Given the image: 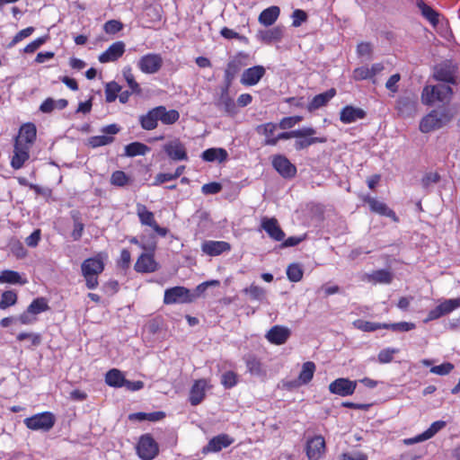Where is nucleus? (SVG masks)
Segmentation results:
<instances>
[{
	"instance_id": "nucleus-24",
	"label": "nucleus",
	"mask_w": 460,
	"mask_h": 460,
	"mask_svg": "<svg viewBox=\"0 0 460 460\" xmlns=\"http://www.w3.org/2000/svg\"><path fill=\"white\" fill-rule=\"evenodd\" d=\"M365 116L366 111L364 110L348 105L341 110L340 119L341 122L349 124L358 119H364Z\"/></svg>"
},
{
	"instance_id": "nucleus-2",
	"label": "nucleus",
	"mask_w": 460,
	"mask_h": 460,
	"mask_svg": "<svg viewBox=\"0 0 460 460\" xmlns=\"http://www.w3.org/2000/svg\"><path fill=\"white\" fill-rule=\"evenodd\" d=\"M453 95V90L446 84L427 85L421 93L422 102L428 105L435 102L449 103Z\"/></svg>"
},
{
	"instance_id": "nucleus-9",
	"label": "nucleus",
	"mask_w": 460,
	"mask_h": 460,
	"mask_svg": "<svg viewBox=\"0 0 460 460\" xmlns=\"http://www.w3.org/2000/svg\"><path fill=\"white\" fill-rule=\"evenodd\" d=\"M357 387V381H351L348 378L340 377L329 385V391L342 397L354 394Z\"/></svg>"
},
{
	"instance_id": "nucleus-20",
	"label": "nucleus",
	"mask_w": 460,
	"mask_h": 460,
	"mask_svg": "<svg viewBox=\"0 0 460 460\" xmlns=\"http://www.w3.org/2000/svg\"><path fill=\"white\" fill-rule=\"evenodd\" d=\"M125 52V44L122 41H116L108 49L99 56L101 63H108L119 58Z\"/></svg>"
},
{
	"instance_id": "nucleus-4",
	"label": "nucleus",
	"mask_w": 460,
	"mask_h": 460,
	"mask_svg": "<svg viewBox=\"0 0 460 460\" xmlns=\"http://www.w3.org/2000/svg\"><path fill=\"white\" fill-rule=\"evenodd\" d=\"M197 294L193 295L190 291L184 287H174L165 290L164 302V304H184L190 303L196 297Z\"/></svg>"
},
{
	"instance_id": "nucleus-46",
	"label": "nucleus",
	"mask_w": 460,
	"mask_h": 460,
	"mask_svg": "<svg viewBox=\"0 0 460 460\" xmlns=\"http://www.w3.org/2000/svg\"><path fill=\"white\" fill-rule=\"evenodd\" d=\"M121 91V86L116 82H110L105 85V97L107 102H114L118 93Z\"/></svg>"
},
{
	"instance_id": "nucleus-8",
	"label": "nucleus",
	"mask_w": 460,
	"mask_h": 460,
	"mask_svg": "<svg viewBox=\"0 0 460 460\" xmlns=\"http://www.w3.org/2000/svg\"><path fill=\"white\" fill-rule=\"evenodd\" d=\"M456 66L449 60H446L438 64L434 67V77L438 81H442L449 84H456L455 74L456 72Z\"/></svg>"
},
{
	"instance_id": "nucleus-41",
	"label": "nucleus",
	"mask_w": 460,
	"mask_h": 460,
	"mask_svg": "<svg viewBox=\"0 0 460 460\" xmlns=\"http://www.w3.org/2000/svg\"><path fill=\"white\" fill-rule=\"evenodd\" d=\"M71 218L74 222V229L72 231V237L75 241L79 240L82 237L83 231L84 228V224L81 220L80 212L77 210L71 211Z\"/></svg>"
},
{
	"instance_id": "nucleus-47",
	"label": "nucleus",
	"mask_w": 460,
	"mask_h": 460,
	"mask_svg": "<svg viewBox=\"0 0 460 460\" xmlns=\"http://www.w3.org/2000/svg\"><path fill=\"white\" fill-rule=\"evenodd\" d=\"M415 323L408 322H400L395 323H383L384 329H389L393 332H404L415 329Z\"/></svg>"
},
{
	"instance_id": "nucleus-56",
	"label": "nucleus",
	"mask_w": 460,
	"mask_h": 460,
	"mask_svg": "<svg viewBox=\"0 0 460 460\" xmlns=\"http://www.w3.org/2000/svg\"><path fill=\"white\" fill-rule=\"evenodd\" d=\"M302 119L303 118L301 116L283 118L279 123V128L281 129H289L298 124Z\"/></svg>"
},
{
	"instance_id": "nucleus-14",
	"label": "nucleus",
	"mask_w": 460,
	"mask_h": 460,
	"mask_svg": "<svg viewBox=\"0 0 460 460\" xmlns=\"http://www.w3.org/2000/svg\"><path fill=\"white\" fill-rule=\"evenodd\" d=\"M164 150L172 160L180 161L188 159L184 145L177 138L166 143L164 146Z\"/></svg>"
},
{
	"instance_id": "nucleus-38",
	"label": "nucleus",
	"mask_w": 460,
	"mask_h": 460,
	"mask_svg": "<svg viewBox=\"0 0 460 460\" xmlns=\"http://www.w3.org/2000/svg\"><path fill=\"white\" fill-rule=\"evenodd\" d=\"M150 147L140 142H133L125 146V155L133 157L137 155H145Z\"/></svg>"
},
{
	"instance_id": "nucleus-32",
	"label": "nucleus",
	"mask_w": 460,
	"mask_h": 460,
	"mask_svg": "<svg viewBox=\"0 0 460 460\" xmlns=\"http://www.w3.org/2000/svg\"><path fill=\"white\" fill-rule=\"evenodd\" d=\"M227 152L224 148H208L205 150L201 157L204 161L223 163L227 159Z\"/></svg>"
},
{
	"instance_id": "nucleus-26",
	"label": "nucleus",
	"mask_w": 460,
	"mask_h": 460,
	"mask_svg": "<svg viewBox=\"0 0 460 460\" xmlns=\"http://www.w3.org/2000/svg\"><path fill=\"white\" fill-rule=\"evenodd\" d=\"M157 266L153 255L143 253L138 257L135 264V270L137 272H154L157 270Z\"/></svg>"
},
{
	"instance_id": "nucleus-10",
	"label": "nucleus",
	"mask_w": 460,
	"mask_h": 460,
	"mask_svg": "<svg viewBox=\"0 0 460 460\" xmlns=\"http://www.w3.org/2000/svg\"><path fill=\"white\" fill-rule=\"evenodd\" d=\"M137 66L145 74H155L163 66V58L159 54H147L140 58Z\"/></svg>"
},
{
	"instance_id": "nucleus-51",
	"label": "nucleus",
	"mask_w": 460,
	"mask_h": 460,
	"mask_svg": "<svg viewBox=\"0 0 460 460\" xmlns=\"http://www.w3.org/2000/svg\"><path fill=\"white\" fill-rule=\"evenodd\" d=\"M246 367L252 375L261 376L263 374L261 363L255 357L249 356L246 358Z\"/></svg>"
},
{
	"instance_id": "nucleus-50",
	"label": "nucleus",
	"mask_w": 460,
	"mask_h": 460,
	"mask_svg": "<svg viewBox=\"0 0 460 460\" xmlns=\"http://www.w3.org/2000/svg\"><path fill=\"white\" fill-rule=\"evenodd\" d=\"M17 302V294L14 291L8 290L2 294L0 301V309H6L7 307L15 305Z\"/></svg>"
},
{
	"instance_id": "nucleus-33",
	"label": "nucleus",
	"mask_w": 460,
	"mask_h": 460,
	"mask_svg": "<svg viewBox=\"0 0 460 460\" xmlns=\"http://www.w3.org/2000/svg\"><path fill=\"white\" fill-rule=\"evenodd\" d=\"M141 127L146 130H152L157 127L158 116L156 107L150 110L146 114L139 117Z\"/></svg>"
},
{
	"instance_id": "nucleus-40",
	"label": "nucleus",
	"mask_w": 460,
	"mask_h": 460,
	"mask_svg": "<svg viewBox=\"0 0 460 460\" xmlns=\"http://www.w3.org/2000/svg\"><path fill=\"white\" fill-rule=\"evenodd\" d=\"M242 62L238 58H234L233 60L229 61V63L227 64V67L225 71V80L226 83V87H229L235 75L240 70Z\"/></svg>"
},
{
	"instance_id": "nucleus-25",
	"label": "nucleus",
	"mask_w": 460,
	"mask_h": 460,
	"mask_svg": "<svg viewBox=\"0 0 460 460\" xmlns=\"http://www.w3.org/2000/svg\"><path fill=\"white\" fill-rule=\"evenodd\" d=\"M207 381L205 379L195 381L190 392V402L191 405L196 406L203 401Z\"/></svg>"
},
{
	"instance_id": "nucleus-42",
	"label": "nucleus",
	"mask_w": 460,
	"mask_h": 460,
	"mask_svg": "<svg viewBox=\"0 0 460 460\" xmlns=\"http://www.w3.org/2000/svg\"><path fill=\"white\" fill-rule=\"evenodd\" d=\"M315 371V365L312 361H307L303 364L302 370L298 376V381L301 385H305L309 383L313 376L314 373Z\"/></svg>"
},
{
	"instance_id": "nucleus-43",
	"label": "nucleus",
	"mask_w": 460,
	"mask_h": 460,
	"mask_svg": "<svg viewBox=\"0 0 460 460\" xmlns=\"http://www.w3.org/2000/svg\"><path fill=\"white\" fill-rule=\"evenodd\" d=\"M228 87L226 86V88L222 91L221 96L217 103L218 107L223 108L226 112L232 113L234 111L235 104L233 101V99L230 98L228 95Z\"/></svg>"
},
{
	"instance_id": "nucleus-35",
	"label": "nucleus",
	"mask_w": 460,
	"mask_h": 460,
	"mask_svg": "<svg viewBox=\"0 0 460 460\" xmlns=\"http://www.w3.org/2000/svg\"><path fill=\"white\" fill-rule=\"evenodd\" d=\"M283 30L280 27H274L270 30L261 31L258 37L265 43L278 41L282 38Z\"/></svg>"
},
{
	"instance_id": "nucleus-1",
	"label": "nucleus",
	"mask_w": 460,
	"mask_h": 460,
	"mask_svg": "<svg viewBox=\"0 0 460 460\" xmlns=\"http://www.w3.org/2000/svg\"><path fill=\"white\" fill-rule=\"evenodd\" d=\"M453 118L449 110H433L420 123V130L423 133L438 129L447 125Z\"/></svg>"
},
{
	"instance_id": "nucleus-18",
	"label": "nucleus",
	"mask_w": 460,
	"mask_h": 460,
	"mask_svg": "<svg viewBox=\"0 0 460 460\" xmlns=\"http://www.w3.org/2000/svg\"><path fill=\"white\" fill-rule=\"evenodd\" d=\"M30 147L27 146H22V144L14 143L13 146V155L11 160V165L13 169H21L26 161L30 158Z\"/></svg>"
},
{
	"instance_id": "nucleus-53",
	"label": "nucleus",
	"mask_w": 460,
	"mask_h": 460,
	"mask_svg": "<svg viewBox=\"0 0 460 460\" xmlns=\"http://www.w3.org/2000/svg\"><path fill=\"white\" fill-rule=\"evenodd\" d=\"M354 325L358 329L364 331V332H374V331L383 328V323H373V322L361 321V320L356 321L354 323Z\"/></svg>"
},
{
	"instance_id": "nucleus-34",
	"label": "nucleus",
	"mask_w": 460,
	"mask_h": 460,
	"mask_svg": "<svg viewBox=\"0 0 460 460\" xmlns=\"http://www.w3.org/2000/svg\"><path fill=\"white\" fill-rule=\"evenodd\" d=\"M105 382L108 385L112 387H122L125 383V377L121 371L117 368H112L107 372Z\"/></svg>"
},
{
	"instance_id": "nucleus-45",
	"label": "nucleus",
	"mask_w": 460,
	"mask_h": 460,
	"mask_svg": "<svg viewBox=\"0 0 460 460\" xmlns=\"http://www.w3.org/2000/svg\"><path fill=\"white\" fill-rule=\"evenodd\" d=\"M243 293L248 295L251 299L262 301L265 298L266 291L264 288L252 284L250 287L243 289Z\"/></svg>"
},
{
	"instance_id": "nucleus-16",
	"label": "nucleus",
	"mask_w": 460,
	"mask_h": 460,
	"mask_svg": "<svg viewBox=\"0 0 460 460\" xmlns=\"http://www.w3.org/2000/svg\"><path fill=\"white\" fill-rule=\"evenodd\" d=\"M325 450V441L322 436L310 439L306 445V455L310 460H318Z\"/></svg>"
},
{
	"instance_id": "nucleus-30",
	"label": "nucleus",
	"mask_w": 460,
	"mask_h": 460,
	"mask_svg": "<svg viewBox=\"0 0 460 460\" xmlns=\"http://www.w3.org/2000/svg\"><path fill=\"white\" fill-rule=\"evenodd\" d=\"M393 274L389 270H375L370 274H367L365 279L372 282L374 284L382 283V284H389L393 280Z\"/></svg>"
},
{
	"instance_id": "nucleus-59",
	"label": "nucleus",
	"mask_w": 460,
	"mask_h": 460,
	"mask_svg": "<svg viewBox=\"0 0 460 460\" xmlns=\"http://www.w3.org/2000/svg\"><path fill=\"white\" fill-rule=\"evenodd\" d=\"M123 24L117 20H110L104 24V31L108 34H115L122 30Z\"/></svg>"
},
{
	"instance_id": "nucleus-60",
	"label": "nucleus",
	"mask_w": 460,
	"mask_h": 460,
	"mask_svg": "<svg viewBox=\"0 0 460 460\" xmlns=\"http://www.w3.org/2000/svg\"><path fill=\"white\" fill-rule=\"evenodd\" d=\"M439 180L440 176L438 172H429L423 176L421 180V184L423 188L429 189L431 185L438 182Z\"/></svg>"
},
{
	"instance_id": "nucleus-49",
	"label": "nucleus",
	"mask_w": 460,
	"mask_h": 460,
	"mask_svg": "<svg viewBox=\"0 0 460 460\" xmlns=\"http://www.w3.org/2000/svg\"><path fill=\"white\" fill-rule=\"evenodd\" d=\"M49 308L46 299L43 297H38L28 306V311L29 313H32V314H38L41 312L47 311Z\"/></svg>"
},
{
	"instance_id": "nucleus-64",
	"label": "nucleus",
	"mask_w": 460,
	"mask_h": 460,
	"mask_svg": "<svg viewBox=\"0 0 460 460\" xmlns=\"http://www.w3.org/2000/svg\"><path fill=\"white\" fill-rule=\"evenodd\" d=\"M341 460H367L368 457L367 454L359 451L352 452V453H343L341 456Z\"/></svg>"
},
{
	"instance_id": "nucleus-23",
	"label": "nucleus",
	"mask_w": 460,
	"mask_h": 460,
	"mask_svg": "<svg viewBox=\"0 0 460 460\" xmlns=\"http://www.w3.org/2000/svg\"><path fill=\"white\" fill-rule=\"evenodd\" d=\"M202 252L210 256H217L229 251L231 245L224 241H208L202 244Z\"/></svg>"
},
{
	"instance_id": "nucleus-15",
	"label": "nucleus",
	"mask_w": 460,
	"mask_h": 460,
	"mask_svg": "<svg viewBox=\"0 0 460 460\" xmlns=\"http://www.w3.org/2000/svg\"><path fill=\"white\" fill-rule=\"evenodd\" d=\"M36 127L32 123H27L21 127L19 135L15 137L14 143L22 144V146H27L31 147L32 144L36 139Z\"/></svg>"
},
{
	"instance_id": "nucleus-52",
	"label": "nucleus",
	"mask_w": 460,
	"mask_h": 460,
	"mask_svg": "<svg viewBox=\"0 0 460 460\" xmlns=\"http://www.w3.org/2000/svg\"><path fill=\"white\" fill-rule=\"evenodd\" d=\"M114 141L111 136H95L89 138V145L92 147H99L109 145Z\"/></svg>"
},
{
	"instance_id": "nucleus-58",
	"label": "nucleus",
	"mask_w": 460,
	"mask_h": 460,
	"mask_svg": "<svg viewBox=\"0 0 460 460\" xmlns=\"http://www.w3.org/2000/svg\"><path fill=\"white\" fill-rule=\"evenodd\" d=\"M453 369L454 365L450 362H446L439 366L432 367L430 368V372L438 376H446L449 374Z\"/></svg>"
},
{
	"instance_id": "nucleus-6",
	"label": "nucleus",
	"mask_w": 460,
	"mask_h": 460,
	"mask_svg": "<svg viewBox=\"0 0 460 460\" xmlns=\"http://www.w3.org/2000/svg\"><path fill=\"white\" fill-rule=\"evenodd\" d=\"M137 451L140 458L151 460L158 454V446L149 434H146L141 436L137 447Z\"/></svg>"
},
{
	"instance_id": "nucleus-54",
	"label": "nucleus",
	"mask_w": 460,
	"mask_h": 460,
	"mask_svg": "<svg viewBox=\"0 0 460 460\" xmlns=\"http://www.w3.org/2000/svg\"><path fill=\"white\" fill-rule=\"evenodd\" d=\"M128 181V177L122 171H116L111 174V183L116 186H125Z\"/></svg>"
},
{
	"instance_id": "nucleus-62",
	"label": "nucleus",
	"mask_w": 460,
	"mask_h": 460,
	"mask_svg": "<svg viewBox=\"0 0 460 460\" xmlns=\"http://www.w3.org/2000/svg\"><path fill=\"white\" fill-rule=\"evenodd\" d=\"M398 349H383L378 354V361L383 364L390 363L393 360V355L397 353Z\"/></svg>"
},
{
	"instance_id": "nucleus-48",
	"label": "nucleus",
	"mask_w": 460,
	"mask_h": 460,
	"mask_svg": "<svg viewBox=\"0 0 460 460\" xmlns=\"http://www.w3.org/2000/svg\"><path fill=\"white\" fill-rule=\"evenodd\" d=\"M303 270L297 263H292L288 265L287 269L288 279L292 282H298L303 278Z\"/></svg>"
},
{
	"instance_id": "nucleus-55",
	"label": "nucleus",
	"mask_w": 460,
	"mask_h": 460,
	"mask_svg": "<svg viewBox=\"0 0 460 460\" xmlns=\"http://www.w3.org/2000/svg\"><path fill=\"white\" fill-rule=\"evenodd\" d=\"M123 75L130 87V89L135 93H140L141 89L139 87V84L136 82L134 75L131 72V68L127 67L123 70Z\"/></svg>"
},
{
	"instance_id": "nucleus-61",
	"label": "nucleus",
	"mask_w": 460,
	"mask_h": 460,
	"mask_svg": "<svg viewBox=\"0 0 460 460\" xmlns=\"http://www.w3.org/2000/svg\"><path fill=\"white\" fill-rule=\"evenodd\" d=\"M278 127L279 124L270 122L263 125H260L257 128V131L259 133L262 132L266 136V138L273 137L272 136L274 135V132L276 131Z\"/></svg>"
},
{
	"instance_id": "nucleus-63",
	"label": "nucleus",
	"mask_w": 460,
	"mask_h": 460,
	"mask_svg": "<svg viewBox=\"0 0 460 460\" xmlns=\"http://www.w3.org/2000/svg\"><path fill=\"white\" fill-rule=\"evenodd\" d=\"M446 425L445 421H436L432 423V425L423 432L424 438H432L438 430H440L442 428H444Z\"/></svg>"
},
{
	"instance_id": "nucleus-22",
	"label": "nucleus",
	"mask_w": 460,
	"mask_h": 460,
	"mask_svg": "<svg viewBox=\"0 0 460 460\" xmlns=\"http://www.w3.org/2000/svg\"><path fill=\"white\" fill-rule=\"evenodd\" d=\"M265 75V68L262 66H255L243 71L241 83L244 85L256 84Z\"/></svg>"
},
{
	"instance_id": "nucleus-44",
	"label": "nucleus",
	"mask_w": 460,
	"mask_h": 460,
	"mask_svg": "<svg viewBox=\"0 0 460 460\" xmlns=\"http://www.w3.org/2000/svg\"><path fill=\"white\" fill-rule=\"evenodd\" d=\"M0 283L24 284L26 281L22 280V278L17 271L6 270L2 271L0 274Z\"/></svg>"
},
{
	"instance_id": "nucleus-27",
	"label": "nucleus",
	"mask_w": 460,
	"mask_h": 460,
	"mask_svg": "<svg viewBox=\"0 0 460 460\" xmlns=\"http://www.w3.org/2000/svg\"><path fill=\"white\" fill-rule=\"evenodd\" d=\"M365 200L368 203L370 209L373 212L391 217L395 221L397 220L395 213L390 209L384 202L370 197H367Z\"/></svg>"
},
{
	"instance_id": "nucleus-39",
	"label": "nucleus",
	"mask_w": 460,
	"mask_h": 460,
	"mask_svg": "<svg viewBox=\"0 0 460 460\" xmlns=\"http://www.w3.org/2000/svg\"><path fill=\"white\" fill-rule=\"evenodd\" d=\"M137 213L142 225L153 227L156 224L154 214L145 205L137 204Z\"/></svg>"
},
{
	"instance_id": "nucleus-37",
	"label": "nucleus",
	"mask_w": 460,
	"mask_h": 460,
	"mask_svg": "<svg viewBox=\"0 0 460 460\" xmlns=\"http://www.w3.org/2000/svg\"><path fill=\"white\" fill-rule=\"evenodd\" d=\"M417 6L421 12V14L433 25L438 23V13L430 6L424 3L423 0H418Z\"/></svg>"
},
{
	"instance_id": "nucleus-7",
	"label": "nucleus",
	"mask_w": 460,
	"mask_h": 460,
	"mask_svg": "<svg viewBox=\"0 0 460 460\" xmlns=\"http://www.w3.org/2000/svg\"><path fill=\"white\" fill-rule=\"evenodd\" d=\"M417 97L409 93L399 97L396 102L398 115L402 118H411L417 113Z\"/></svg>"
},
{
	"instance_id": "nucleus-29",
	"label": "nucleus",
	"mask_w": 460,
	"mask_h": 460,
	"mask_svg": "<svg viewBox=\"0 0 460 460\" xmlns=\"http://www.w3.org/2000/svg\"><path fill=\"white\" fill-rule=\"evenodd\" d=\"M280 13V9L278 6H270L269 8H266L263 10L260 16H259V22L263 24L264 26H270L272 25L276 20L278 19L279 15Z\"/></svg>"
},
{
	"instance_id": "nucleus-57",
	"label": "nucleus",
	"mask_w": 460,
	"mask_h": 460,
	"mask_svg": "<svg viewBox=\"0 0 460 460\" xmlns=\"http://www.w3.org/2000/svg\"><path fill=\"white\" fill-rule=\"evenodd\" d=\"M221 383L226 388L234 387L237 383L236 374L233 371H227L224 373L222 376Z\"/></svg>"
},
{
	"instance_id": "nucleus-12",
	"label": "nucleus",
	"mask_w": 460,
	"mask_h": 460,
	"mask_svg": "<svg viewBox=\"0 0 460 460\" xmlns=\"http://www.w3.org/2000/svg\"><path fill=\"white\" fill-rule=\"evenodd\" d=\"M290 335L291 331L289 328L282 325H274L267 332L265 338L271 344L282 345L287 342Z\"/></svg>"
},
{
	"instance_id": "nucleus-5",
	"label": "nucleus",
	"mask_w": 460,
	"mask_h": 460,
	"mask_svg": "<svg viewBox=\"0 0 460 460\" xmlns=\"http://www.w3.org/2000/svg\"><path fill=\"white\" fill-rule=\"evenodd\" d=\"M24 422L30 429L47 431L54 426L55 418L50 412H43L25 419Z\"/></svg>"
},
{
	"instance_id": "nucleus-13",
	"label": "nucleus",
	"mask_w": 460,
	"mask_h": 460,
	"mask_svg": "<svg viewBox=\"0 0 460 460\" xmlns=\"http://www.w3.org/2000/svg\"><path fill=\"white\" fill-rule=\"evenodd\" d=\"M460 307V297L447 299L429 313L428 320H435Z\"/></svg>"
},
{
	"instance_id": "nucleus-36",
	"label": "nucleus",
	"mask_w": 460,
	"mask_h": 460,
	"mask_svg": "<svg viewBox=\"0 0 460 460\" xmlns=\"http://www.w3.org/2000/svg\"><path fill=\"white\" fill-rule=\"evenodd\" d=\"M314 135H309L306 137H296V140L295 142L296 150H303L312 145L317 143H325V137H314Z\"/></svg>"
},
{
	"instance_id": "nucleus-19",
	"label": "nucleus",
	"mask_w": 460,
	"mask_h": 460,
	"mask_svg": "<svg viewBox=\"0 0 460 460\" xmlns=\"http://www.w3.org/2000/svg\"><path fill=\"white\" fill-rule=\"evenodd\" d=\"M233 443V439L226 434H221L212 438L208 445L203 447L202 453L218 452Z\"/></svg>"
},
{
	"instance_id": "nucleus-17",
	"label": "nucleus",
	"mask_w": 460,
	"mask_h": 460,
	"mask_svg": "<svg viewBox=\"0 0 460 460\" xmlns=\"http://www.w3.org/2000/svg\"><path fill=\"white\" fill-rule=\"evenodd\" d=\"M273 167L285 178L295 176L296 168L283 155H276L272 161Z\"/></svg>"
},
{
	"instance_id": "nucleus-31",
	"label": "nucleus",
	"mask_w": 460,
	"mask_h": 460,
	"mask_svg": "<svg viewBox=\"0 0 460 460\" xmlns=\"http://www.w3.org/2000/svg\"><path fill=\"white\" fill-rule=\"evenodd\" d=\"M158 120H161L162 123L165 125H171L175 123L179 118L180 114L176 110L167 111L164 106L156 107Z\"/></svg>"
},
{
	"instance_id": "nucleus-3",
	"label": "nucleus",
	"mask_w": 460,
	"mask_h": 460,
	"mask_svg": "<svg viewBox=\"0 0 460 460\" xmlns=\"http://www.w3.org/2000/svg\"><path fill=\"white\" fill-rule=\"evenodd\" d=\"M83 276L86 281V287L90 289L98 286L97 276L104 270V264L102 260L89 258L84 261L81 266Z\"/></svg>"
},
{
	"instance_id": "nucleus-21",
	"label": "nucleus",
	"mask_w": 460,
	"mask_h": 460,
	"mask_svg": "<svg viewBox=\"0 0 460 460\" xmlns=\"http://www.w3.org/2000/svg\"><path fill=\"white\" fill-rule=\"evenodd\" d=\"M261 227L266 231L270 238L276 241H281L285 237V234L279 226L278 220L274 217H263L261 220Z\"/></svg>"
},
{
	"instance_id": "nucleus-11",
	"label": "nucleus",
	"mask_w": 460,
	"mask_h": 460,
	"mask_svg": "<svg viewBox=\"0 0 460 460\" xmlns=\"http://www.w3.org/2000/svg\"><path fill=\"white\" fill-rule=\"evenodd\" d=\"M316 130L311 127H305L296 130L282 132L275 137L266 138L264 141L265 146H276L279 140L306 137L309 135H315Z\"/></svg>"
},
{
	"instance_id": "nucleus-28",
	"label": "nucleus",
	"mask_w": 460,
	"mask_h": 460,
	"mask_svg": "<svg viewBox=\"0 0 460 460\" xmlns=\"http://www.w3.org/2000/svg\"><path fill=\"white\" fill-rule=\"evenodd\" d=\"M336 93L335 89L332 88L323 93L315 95L308 105L309 111L317 110L324 106Z\"/></svg>"
}]
</instances>
